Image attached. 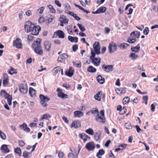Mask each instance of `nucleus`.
I'll list each match as a JSON object with an SVG mask.
<instances>
[{
	"label": "nucleus",
	"instance_id": "obj_51",
	"mask_svg": "<svg viewBox=\"0 0 158 158\" xmlns=\"http://www.w3.org/2000/svg\"><path fill=\"white\" fill-rule=\"evenodd\" d=\"M71 15L73 16L75 19L77 20H81L80 18L78 17L76 14H74L73 12H72V13Z\"/></svg>",
	"mask_w": 158,
	"mask_h": 158
},
{
	"label": "nucleus",
	"instance_id": "obj_13",
	"mask_svg": "<svg viewBox=\"0 0 158 158\" xmlns=\"http://www.w3.org/2000/svg\"><path fill=\"white\" fill-rule=\"evenodd\" d=\"M126 87H120L116 89L115 91L118 94L121 95L126 93Z\"/></svg>",
	"mask_w": 158,
	"mask_h": 158
},
{
	"label": "nucleus",
	"instance_id": "obj_47",
	"mask_svg": "<svg viewBox=\"0 0 158 158\" xmlns=\"http://www.w3.org/2000/svg\"><path fill=\"white\" fill-rule=\"evenodd\" d=\"M51 117V116L49 114H44L42 115L41 118V119L43 120L44 119H48V118H50Z\"/></svg>",
	"mask_w": 158,
	"mask_h": 158
},
{
	"label": "nucleus",
	"instance_id": "obj_25",
	"mask_svg": "<svg viewBox=\"0 0 158 158\" xmlns=\"http://www.w3.org/2000/svg\"><path fill=\"white\" fill-rule=\"evenodd\" d=\"M101 132L99 131L95 133L94 134V139L96 141H98L101 138Z\"/></svg>",
	"mask_w": 158,
	"mask_h": 158
},
{
	"label": "nucleus",
	"instance_id": "obj_32",
	"mask_svg": "<svg viewBox=\"0 0 158 158\" xmlns=\"http://www.w3.org/2000/svg\"><path fill=\"white\" fill-rule=\"evenodd\" d=\"M91 55L90 57V59L92 60V59L94 58V60H97V58L95 57V55L96 54L94 51L91 48Z\"/></svg>",
	"mask_w": 158,
	"mask_h": 158
},
{
	"label": "nucleus",
	"instance_id": "obj_26",
	"mask_svg": "<svg viewBox=\"0 0 158 158\" xmlns=\"http://www.w3.org/2000/svg\"><path fill=\"white\" fill-rule=\"evenodd\" d=\"M100 58H98H98H97V60H95L94 59V58L92 59V60H90L92 61V63L95 66H98L100 63Z\"/></svg>",
	"mask_w": 158,
	"mask_h": 158
},
{
	"label": "nucleus",
	"instance_id": "obj_60",
	"mask_svg": "<svg viewBox=\"0 0 158 158\" xmlns=\"http://www.w3.org/2000/svg\"><path fill=\"white\" fill-rule=\"evenodd\" d=\"M63 86L64 88H65L66 89H69L70 88V85L67 83L64 84L63 85Z\"/></svg>",
	"mask_w": 158,
	"mask_h": 158
},
{
	"label": "nucleus",
	"instance_id": "obj_63",
	"mask_svg": "<svg viewBox=\"0 0 158 158\" xmlns=\"http://www.w3.org/2000/svg\"><path fill=\"white\" fill-rule=\"evenodd\" d=\"M58 156L60 158H63L64 155V153L62 152H60L58 154Z\"/></svg>",
	"mask_w": 158,
	"mask_h": 158
},
{
	"label": "nucleus",
	"instance_id": "obj_18",
	"mask_svg": "<svg viewBox=\"0 0 158 158\" xmlns=\"http://www.w3.org/2000/svg\"><path fill=\"white\" fill-rule=\"evenodd\" d=\"M36 91L32 87L29 88V93L31 97L35 98L36 97Z\"/></svg>",
	"mask_w": 158,
	"mask_h": 158
},
{
	"label": "nucleus",
	"instance_id": "obj_12",
	"mask_svg": "<svg viewBox=\"0 0 158 158\" xmlns=\"http://www.w3.org/2000/svg\"><path fill=\"white\" fill-rule=\"evenodd\" d=\"M95 120L96 121L104 123L106 121V119L104 117L100 116L99 114H98L95 118Z\"/></svg>",
	"mask_w": 158,
	"mask_h": 158
},
{
	"label": "nucleus",
	"instance_id": "obj_20",
	"mask_svg": "<svg viewBox=\"0 0 158 158\" xmlns=\"http://www.w3.org/2000/svg\"><path fill=\"white\" fill-rule=\"evenodd\" d=\"M59 20L60 22H63L64 24H67L68 23L69 20L66 18L65 16L61 15L59 18Z\"/></svg>",
	"mask_w": 158,
	"mask_h": 158
},
{
	"label": "nucleus",
	"instance_id": "obj_4",
	"mask_svg": "<svg viewBox=\"0 0 158 158\" xmlns=\"http://www.w3.org/2000/svg\"><path fill=\"white\" fill-rule=\"evenodd\" d=\"M39 98L40 99V103L42 106L44 107H47L48 104L46 102L50 100V98L47 96H45L42 94H40Z\"/></svg>",
	"mask_w": 158,
	"mask_h": 158
},
{
	"label": "nucleus",
	"instance_id": "obj_8",
	"mask_svg": "<svg viewBox=\"0 0 158 158\" xmlns=\"http://www.w3.org/2000/svg\"><path fill=\"white\" fill-rule=\"evenodd\" d=\"M57 36L59 38L63 39L65 37V34L62 31L58 30L54 32V35L52 38H56Z\"/></svg>",
	"mask_w": 158,
	"mask_h": 158
},
{
	"label": "nucleus",
	"instance_id": "obj_27",
	"mask_svg": "<svg viewBox=\"0 0 158 158\" xmlns=\"http://www.w3.org/2000/svg\"><path fill=\"white\" fill-rule=\"evenodd\" d=\"M97 80L98 82L100 84H103L105 82V79L103 78L101 75H98L97 77Z\"/></svg>",
	"mask_w": 158,
	"mask_h": 158
},
{
	"label": "nucleus",
	"instance_id": "obj_29",
	"mask_svg": "<svg viewBox=\"0 0 158 158\" xmlns=\"http://www.w3.org/2000/svg\"><path fill=\"white\" fill-rule=\"evenodd\" d=\"M7 72L11 75L17 73L16 70L12 67H10V69H9L8 70Z\"/></svg>",
	"mask_w": 158,
	"mask_h": 158
},
{
	"label": "nucleus",
	"instance_id": "obj_22",
	"mask_svg": "<svg viewBox=\"0 0 158 158\" xmlns=\"http://www.w3.org/2000/svg\"><path fill=\"white\" fill-rule=\"evenodd\" d=\"M9 82L8 77L6 73L3 74V86H5Z\"/></svg>",
	"mask_w": 158,
	"mask_h": 158
},
{
	"label": "nucleus",
	"instance_id": "obj_64",
	"mask_svg": "<svg viewBox=\"0 0 158 158\" xmlns=\"http://www.w3.org/2000/svg\"><path fill=\"white\" fill-rule=\"evenodd\" d=\"M25 13L26 15L28 16H30L32 14V13L30 10H27Z\"/></svg>",
	"mask_w": 158,
	"mask_h": 158
},
{
	"label": "nucleus",
	"instance_id": "obj_52",
	"mask_svg": "<svg viewBox=\"0 0 158 158\" xmlns=\"http://www.w3.org/2000/svg\"><path fill=\"white\" fill-rule=\"evenodd\" d=\"M65 60L64 58L61 55H60L58 58V61L60 62L64 61Z\"/></svg>",
	"mask_w": 158,
	"mask_h": 158
},
{
	"label": "nucleus",
	"instance_id": "obj_59",
	"mask_svg": "<svg viewBox=\"0 0 158 158\" xmlns=\"http://www.w3.org/2000/svg\"><path fill=\"white\" fill-rule=\"evenodd\" d=\"M55 4L58 6L60 7L61 6V4L60 2L58 0H55Z\"/></svg>",
	"mask_w": 158,
	"mask_h": 158
},
{
	"label": "nucleus",
	"instance_id": "obj_3",
	"mask_svg": "<svg viewBox=\"0 0 158 158\" xmlns=\"http://www.w3.org/2000/svg\"><path fill=\"white\" fill-rule=\"evenodd\" d=\"M140 35V32L137 31H132L130 37L127 39V42L130 44H133L136 41V38H139Z\"/></svg>",
	"mask_w": 158,
	"mask_h": 158
},
{
	"label": "nucleus",
	"instance_id": "obj_17",
	"mask_svg": "<svg viewBox=\"0 0 158 158\" xmlns=\"http://www.w3.org/2000/svg\"><path fill=\"white\" fill-rule=\"evenodd\" d=\"M44 45L45 49L48 51L50 50L51 47V44L50 42L48 41H45L44 43Z\"/></svg>",
	"mask_w": 158,
	"mask_h": 158
},
{
	"label": "nucleus",
	"instance_id": "obj_41",
	"mask_svg": "<svg viewBox=\"0 0 158 158\" xmlns=\"http://www.w3.org/2000/svg\"><path fill=\"white\" fill-rule=\"evenodd\" d=\"M148 96H144L142 97L143 101L142 102L143 103H144L145 105H147L148 103Z\"/></svg>",
	"mask_w": 158,
	"mask_h": 158
},
{
	"label": "nucleus",
	"instance_id": "obj_62",
	"mask_svg": "<svg viewBox=\"0 0 158 158\" xmlns=\"http://www.w3.org/2000/svg\"><path fill=\"white\" fill-rule=\"evenodd\" d=\"M54 43L55 44L60 45L61 44V41L59 40H55L54 41Z\"/></svg>",
	"mask_w": 158,
	"mask_h": 158
},
{
	"label": "nucleus",
	"instance_id": "obj_2",
	"mask_svg": "<svg viewBox=\"0 0 158 158\" xmlns=\"http://www.w3.org/2000/svg\"><path fill=\"white\" fill-rule=\"evenodd\" d=\"M41 41L40 39L38 38L36 41L34 42L32 44V48L34 49V52L40 55H42L43 54V50L41 45Z\"/></svg>",
	"mask_w": 158,
	"mask_h": 158
},
{
	"label": "nucleus",
	"instance_id": "obj_30",
	"mask_svg": "<svg viewBox=\"0 0 158 158\" xmlns=\"http://www.w3.org/2000/svg\"><path fill=\"white\" fill-rule=\"evenodd\" d=\"M105 153V151L103 149L99 150L98 152L97 153L96 156L98 158H101L100 156H102Z\"/></svg>",
	"mask_w": 158,
	"mask_h": 158
},
{
	"label": "nucleus",
	"instance_id": "obj_35",
	"mask_svg": "<svg viewBox=\"0 0 158 158\" xmlns=\"http://www.w3.org/2000/svg\"><path fill=\"white\" fill-rule=\"evenodd\" d=\"M129 57L132 60H135L138 58V56L134 53H131L130 54Z\"/></svg>",
	"mask_w": 158,
	"mask_h": 158
},
{
	"label": "nucleus",
	"instance_id": "obj_53",
	"mask_svg": "<svg viewBox=\"0 0 158 158\" xmlns=\"http://www.w3.org/2000/svg\"><path fill=\"white\" fill-rule=\"evenodd\" d=\"M102 68L103 69H104L105 71L108 72L109 71L108 70H109V65H106L105 64H103L102 66Z\"/></svg>",
	"mask_w": 158,
	"mask_h": 158
},
{
	"label": "nucleus",
	"instance_id": "obj_14",
	"mask_svg": "<svg viewBox=\"0 0 158 158\" xmlns=\"http://www.w3.org/2000/svg\"><path fill=\"white\" fill-rule=\"evenodd\" d=\"M104 94H102V91L98 92L94 96V98L95 100L98 101H100L101 100V97L102 96L103 98L104 97Z\"/></svg>",
	"mask_w": 158,
	"mask_h": 158
},
{
	"label": "nucleus",
	"instance_id": "obj_5",
	"mask_svg": "<svg viewBox=\"0 0 158 158\" xmlns=\"http://www.w3.org/2000/svg\"><path fill=\"white\" fill-rule=\"evenodd\" d=\"M19 90L21 93L23 94H26L28 91L27 85V83L24 81L23 83L19 85Z\"/></svg>",
	"mask_w": 158,
	"mask_h": 158
},
{
	"label": "nucleus",
	"instance_id": "obj_1",
	"mask_svg": "<svg viewBox=\"0 0 158 158\" xmlns=\"http://www.w3.org/2000/svg\"><path fill=\"white\" fill-rule=\"evenodd\" d=\"M24 29L27 32H31L28 36L27 39L28 41L32 40L34 36L38 35L40 31L41 30L40 26L35 25L29 21H27L25 24Z\"/></svg>",
	"mask_w": 158,
	"mask_h": 158
},
{
	"label": "nucleus",
	"instance_id": "obj_49",
	"mask_svg": "<svg viewBox=\"0 0 158 158\" xmlns=\"http://www.w3.org/2000/svg\"><path fill=\"white\" fill-rule=\"evenodd\" d=\"M90 111L92 114H94L95 113H96L98 114L99 113L98 109L97 108H94L91 110Z\"/></svg>",
	"mask_w": 158,
	"mask_h": 158
},
{
	"label": "nucleus",
	"instance_id": "obj_21",
	"mask_svg": "<svg viewBox=\"0 0 158 158\" xmlns=\"http://www.w3.org/2000/svg\"><path fill=\"white\" fill-rule=\"evenodd\" d=\"M20 128L21 129H23L24 131L27 132H29L30 130V128L27 127V125L25 123H23L20 126Z\"/></svg>",
	"mask_w": 158,
	"mask_h": 158
},
{
	"label": "nucleus",
	"instance_id": "obj_33",
	"mask_svg": "<svg viewBox=\"0 0 158 158\" xmlns=\"http://www.w3.org/2000/svg\"><path fill=\"white\" fill-rule=\"evenodd\" d=\"M139 44H138L136 46L133 47H131V49L132 52H138L140 50Z\"/></svg>",
	"mask_w": 158,
	"mask_h": 158
},
{
	"label": "nucleus",
	"instance_id": "obj_19",
	"mask_svg": "<svg viewBox=\"0 0 158 158\" xmlns=\"http://www.w3.org/2000/svg\"><path fill=\"white\" fill-rule=\"evenodd\" d=\"M8 145L6 144H3L1 147L2 152L3 153H7L10 152V150L7 147Z\"/></svg>",
	"mask_w": 158,
	"mask_h": 158
},
{
	"label": "nucleus",
	"instance_id": "obj_31",
	"mask_svg": "<svg viewBox=\"0 0 158 158\" xmlns=\"http://www.w3.org/2000/svg\"><path fill=\"white\" fill-rule=\"evenodd\" d=\"M96 69L92 66H89L87 69V71L91 73H95L96 71Z\"/></svg>",
	"mask_w": 158,
	"mask_h": 158
},
{
	"label": "nucleus",
	"instance_id": "obj_46",
	"mask_svg": "<svg viewBox=\"0 0 158 158\" xmlns=\"http://www.w3.org/2000/svg\"><path fill=\"white\" fill-rule=\"evenodd\" d=\"M7 99L8 104L10 106L12 104V95L8 97H6V98Z\"/></svg>",
	"mask_w": 158,
	"mask_h": 158
},
{
	"label": "nucleus",
	"instance_id": "obj_24",
	"mask_svg": "<svg viewBox=\"0 0 158 158\" xmlns=\"http://www.w3.org/2000/svg\"><path fill=\"white\" fill-rule=\"evenodd\" d=\"M68 40L71 42H75L77 43L78 41V38L77 37H73L71 36H69L68 37Z\"/></svg>",
	"mask_w": 158,
	"mask_h": 158
},
{
	"label": "nucleus",
	"instance_id": "obj_40",
	"mask_svg": "<svg viewBox=\"0 0 158 158\" xmlns=\"http://www.w3.org/2000/svg\"><path fill=\"white\" fill-rule=\"evenodd\" d=\"M61 70V67L60 66H58L55 68L53 69V71H54V73L56 75L58 73V72L60 71Z\"/></svg>",
	"mask_w": 158,
	"mask_h": 158
},
{
	"label": "nucleus",
	"instance_id": "obj_16",
	"mask_svg": "<svg viewBox=\"0 0 158 158\" xmlns=\"http://www.w3.org/2000/svg\"><path fill=\"white\" fill-rule=\"evenodd\" d=\"M74 70L72 69V67H70L68 71H66L65 72V75L69 77H72L73 74Z\"/></svg>",
	"mask_w": 158,
	"mask_h": 158
},
{
	"label": "nucleus",
	"instance_id": "obj_11",
	"mask_svg": "<svg viewBox=\"0 0 158 158\" xmlns=\"http://www.w3.org/2000/svg\"><path fill=\"white\" fill-rule=\"evenodd\" d=\"M81 126V123L78 120L73 121L70 125L71 127H74L75 128L79 127Z\"/></svg>",
	"mask_w": 158,
	"mask_h": 158
},
{
	"label": "nucleus",
	"instance_id": "obj_36",
	"mask_svg": "<svg viewBox=\"0 0 158 158\" xmlns=\"http://www.w3.org/2000/svg\"><path fill=\"white\" fill-rule=\"evenodd\" d=\"M106 8L105 7H101L98 10V14L103 13L105 12L106 10Z\"/></svg>",
	"mask_w": 158,
	"mask_h": 158
},
{
	"label": "nucleus",
	"instance_id": "obj_28",
	"mask_svg": "<svg viewBox=\"0 0 158 158\" xmlns=\"http://www.w3.org/2000/svg\"><path fill=\"white\" fill-rule=\"evenodd\" d=\"M129 45V44L126 43H123L119 45H118V47L121 49H124L126 48Z\"/></svg>",
	"mask_w": 158,
	"mask_h": 158
},
{
	"label": "nucleus",
	"instance_id": "obj_45",
	"mask_svg": "<svg viewBox=\"0 0 158 158\" xmlns=\"http://www.w3.org/2000/svg\"><path fill=\"white\" fill-rule=\"evenodd\" d=\"M80 30L82 32L84 31L85 30V26H83L82 24L79 23L77 24Z\"/></svg>",
	"mask_w": 158,
	"mask_h": 158
},
{
	"label": "nucleus",
	"instance_id": "obj_54",
	"mask_svg": "<svg viewBox=\"0 0 158 158\" xmlns=\"http://www.w3.org/2000/svg\"><path fill=\"white\" fill-rule=\"evenodd\" d=\"M30 153V152H28L27 151H25L23 152V156L25 158H29V154Z\"/></svg>",
	"mask_w": 158,
	"mask_h": 158
},
{
	"label": "nucleus",
	"instance_id": "obj_44",
	"mask_svg": "<svg viewBox=\"0 0 158 158\" xmlns=\"http://www.w3.org/2000/svg\"><path fill=\"white\" fill-rule=\"evenodd\" d=\"M46 21H48V23H51L53 19V17L50 15H48Z\"/></svg>",
	"mask_w": 158,
	"mask_h": 158
},
{
	"label": "nucleus",
	"instance_id": "obj_10",
	"mask_svg": "<svg viewBox=\"0 0 158 158\" xmlns=\"http://www.w3.org/2000/svg\"><path fill=\"white\" fill-rule=\"evenodd\" d=\"M117 50L116 44L113 42H111L109 44V52H113Z\"/></svg>",
	"mask_w": 158,
	"mask_h": 158
},
{
	"label": "nucleus",
	"instance_id": "obj_39",
	"mask_svg": "<svg viewBox=\"0 0 158 158\" xmlns=\"http://www.w3.org/2000/svg\"><path fill=\"white\" fill-rule=\"evenodd\" d=\"M130 100L129 98L128 97H125L123 100V103L124 105L128 103Z\"/></svg>",
	"mask_w": 158,
	"mask_h": 158
},
{
	"label": "nucleus",
	"instance_id": "obj_58",
	"mask_svg": "<svg viewBox=\"0 0 158 158\" xmlns=\"http://www.w3.org/2000/svg\"><path fill=\"white\" fill-rule=\"evenodd\" d=\"M19 146L20 147H22L25 145V143L24 141L22 140H20L19 142Z\"/></svg>",
	"mask_w": 158,
	"mask_h": 158
},
{
	"label": "nucleus",
	"instance_id": "obj_6",
	"mask_svg": "<svg viewBox=\"0 0 158 158\" xmlns=\"http://www.w3.org/2000/svg\"><path fill=\"white\" fill-rule=\"evenodd\" d=\"M13 45L18 49L22 48L23 45L22 43V40L19 38H17L13 41Z\"/></svg>",
	"mask_w": 158,
	"mask_h": 158
},
{
	"label": "nucleus",
	"instance_id": "obj_15",
	"mask_svg": "<svg viewBox=\"0 0 158 158\" xmlns=\"http://www.w3.org/2000/svg\"><path fill=\"white\" fill-rule=\"evenodd\" d=\"M85 147L89 151L92 150L95 148L94 144L93 142L88 143L86 145Z\"/></svg>",
	"mask_w": 158,
	"mask_h": 158
},
{
	"label": "nucleus",
	"instance_id": "obj_37",
	"mask_svg": "<svg viewBox=\"0 0 158 158\" xmlns=\"http://www.w3.org/2000/svg\"><path fill=\"white\" fill-rule=\"evenodd\" d=\"M125 128L127 129L130 130L132 128V126L130 122L126 123L124 125Z\"/></svg>",
	"mask_w": 158,
	"mask_h": 158
},
{
	"label": "nucleus",
	"instance_id": "obj_38",
	"mask_svg": "<svg viewBox=\"0 0 158 158\" xmlns=\"http://www.w3.org/2000/svg\"><path fill=\"white\" fill-rule=\"evenodd\" d=\"M73 65L77 68H81V63L80 61L73 62Z\"/></svg>",
	"mask_w": 158,
	"mask_h": 158
},
{
	"label": "nucleus",
	"instance_id": "obj_42",
	"mask_svg": "<svg viewBox=\"0 0 158 158\" xmlns=\"http://www.w3.org/2000/svg\"><path fill=\"white\" fill-rule=\"evenodd\" d=\"M85 132L89 135H93L94 134L93 130L91 128H89L85 130Z\"/></svg>",
	"mask_w": 158,
	"mask_h": 158
},
{
	"label": "nucleus",
	"instance_id": "obj_50",
	"mask_svg": "<svg viewBox=\"0 0 158 158\" xmlns=\"http://www.w3.org/2000/svg\"><path fill=\"white\" fill-rule=\"evenodd\" d=\"M0 137L3 140L6 139V136L5 134L0 130Z\"/></svg>",
	"mask_w": 158,
	"mask_h": 158
},
{
	"label": "nucleus",
	"instance_id": "obj_61",
	"mask_svg": "<svg viewBox=\"0 0 158 158\" xmlns=\"http://www.w3.org/2000/svg\"><path fill=\"white\" fill-rule=\"evenodd\" d=\"M44 21V19L43 17H40L39 19V22L40 23H42Z\"/></svg>",
	"mask_w": 158,
	"mask_h": 158
},
{
	"label": "nucleus",
	"instance_id": "obj_23",
	"mask_svg": "<svg viewBox=\"0 0 158 158\" xmlns=\"http://www.w3.org/2000/svg\"><path fill=\"white\" fill-rule=\"evenodd\" d=\"M74 114L75 117L80 118L83 116V113L82 111L77 110L74 112Z\"/></svg>",
	"mask_w": 158,
	"mask_h": 158
},
{
	"label": "nucleus",
	"instance_id": "obj_7",
	"mask_svg": "<svg viewBox=\"0 0 158 158\" xmlns=\"http://www.w3.org/2000/svg\"><path fill=\"white\" fill-rule=\"evenodd\" d=\"M58 92L57 96L59 98L62 99H68L69 98L68 95L62 92V89L60 88H58L56 89Z\"/></svg>",
	"mask_w": 158,
	"mask_h": 158
},
{
	"label": "nucleus",
	"instance_id": "obj_9",
	"mask_svg": "<svg viewBox=\"0 0 158 158\" xmlns=\"http://www.w3.org/2000/svg\"><path fill=\"white\" fill-rule=\"evenodd\" d=\"M93 48L94 51L97 55H99L100 54V45L98 42L96 43H95L93 45Z\"/></svg>",
	"mask_w": 158,
	"mask_h": 158
},
{
	"label": "nucleus",
	"instance_id": "obj_55",
	"mask_svg": "<svg viewBox=\"0 0 158 158\" xmlns=\"http://www.w3.org/2000/svg\"><path fill=\"white\" fill-rule=\"evenodd\" d=\"M127 145L124 143H122L119 146V147L122 150L125 149L127 147Z\"/></svg>",
	"mask_w": 158,
	"mask_h": 158
},
{
	"label": "nucleus",
	"instance_id": "obj_57",
	"mask_svg": "<svg viewBox=\"0 0 158 158\" xmlns=\"http://www.w3.org/2000/svg\"><path fill=\"white\" fill-rule=\"evenodd\" d=\"M149 32V30L148 27H146L144 29L143 32L145 35H147Z\"/></svg>",
	"mask_w": 158,
	"mask_h": 158
},
{
	"label": "nucleus",
	"instance_id": "obj_56",
	"mask_svg": "<svg viewBox=\"0 0 158 158\" xmlns=\"http://www.w3.org/2000/svg\"><path fill=\"white\" fill-rule=\"evenodd\" d=\"M78 45L77 44H75L72 47L73 50V52H76L78 49Z\"/></svg>",
	"mask_w": 158,
	"mask_h": 158
},
{
	"label": "nucleus",
	"instance_id": "obj_48",
	"mask_svg": "<svg viewBox=\"0 0 158 158\" xmlns=\"http://www.w3.org/2000/svg\"><path fill=\"white\" fill-rule=\"evenodd\" d=\"M127 111L126 107L123 106L122 109L119 111V113L121 114H125Z\"/></svg>",
	"mask_w": 158,
	"mask_h": 158
},
{
	"label": "nucleus",
	"instance_id": "obj_43",
	"mask_svg": "<svg viewBox=\"0 0 158 158\" xmlns=\"http://www.w3.org/2000/svg\"><path fill=\"white\" fill-rule=\"evenodd\" d=\"M15 152L19 156H20L21 155V151L20 148L17 147L14 149Z\"/></svg>",
	"mask_w": 158,
	"mask_h": 158
},
{
	"label": "nucleus",
	"instance_id": "obj_34",
	"mask_svg": "<svg viewBox=\"0 0 158 158\" xmlns=\"http://www.w3.org/2000/svg\"><path fill=\"white\" fill-rule=\"evenodd\" d=\"M0 94L1 95H2L3 94H4V97L5 98H6V97H8L11 96L10 94L7 93L5 90L3 89H2L1 90Z\"/></svg>",
	"mask_w": 158,
	"mask_h": 158
}]
</instances>
